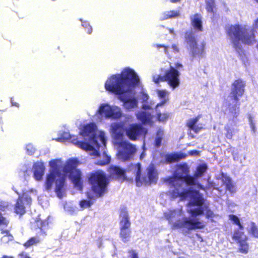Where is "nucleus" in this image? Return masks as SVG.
I'll use <instances>...</instances> for the list:
<instances>
[{"label":"nucleus","mask_w":258,"mask_h":258,"mask_svg":"<svg viewBox=\"0 0 258 258\" xmlns=\"http://www.w3.org/2000/svg\"><path fill=\"white\" fill-rule=\"evenodd\" d=\"M36 224H37V226L38 228H41L42 227V222L40 220H37L36 221Z\"/></svg>","instance_id":"nucleus-49"},{"label":"nucleus","mask_w":258,"mask_h":258,"mask_svg":"<svg viewBox=\"0 0 258 258\" xmlns=\"http://www.w3.org/2000/svg\"><path fill=\"white\" fill-rule=\"evenodd\" d=\"M80 21L82 22V25L85 28H87L89 26H90L89 24L87 21H83L82 19H80Z\"/></svg>","instance_id":"nucleus-47"},{"label":"nucleus","mask_w":258,"mask_h":258,"mask_svg":"<svg viewBox=\"0 0 258 258\" xmlns=\"http://www.w3.org/2000/svg\"><path fill=\"white\" fill-rule=\"evenodd\" d=\"M192 53L194 57H202L204 54V49H192Z\"/></svg>","instance_id":"nucleus-39"},{"label":"nucleus","mask_w":258,"mask_h":258,"mask_svg":"<svg viewBox=\"0 0 258 258\" xmlns=\"http://www.w3.org/2000/svg\"><path fill=\"white\" fill-rule=\"evenodd\" d=\"M182 64L180 63L175 64V67L170 66V69L166 71L164 76V80L173 89L177 88L180 84L179 71L182 68Z\"/></svg>","instance_id":"nucleus-11"},{"label":"nucleus","mask_w":258,"mask_h":258,"mask_svg":"<svg viewBox=\"0 0 258 258\" xmlns=\"http://www.w3.org/2000/svg\"><path fill=\"white\" fill-rule=\"evenodd\" d=\"M189 172L188 166L185 164H180L177 166L174 176L167 179L171 189L169 190V196L173 199L176 198L172 197L171 192L173 191H185L186 193L194 192L196 189L205 190V188L200 184H196L195 178L190 175H187Z\"/></svg>","instance_id":"nucleus-4"},{"label":"nucleus","mask_w":258,"mask_h":258,"mask_svg":"<svg viewBox=\"0 0 258 258\" xmlns=\"http://www.w3.org/2000/svg\"><path fill=\"white\" fill-rule=\"evenodd\" d=\"M157 47H165V48H166V47L164 45H158Z\"/></svg>","instance_id":"nucleus-56"},{"label":"nucleus","mask_w":258,"mask_h":258,"mask_svg":"<svg viewBox=\"0 0 258 258\" xmlns=\"http://www.w3.org/2000/svg\"><path fill=\"white\" fill-rule=\"evenodd\" d=\"M133 172L136 176V184L138 186H141L143 184H155L158 180V173L153 165H150L147 169V176L141 177V164L132 165L129 169Z\"/></svg>","instance_id":"nucleus-8"},{"label":"nucleus","mask_w":258,"mask_h":258,"mask_svg":"<svg viewBox=\"0 0 258 258\" xmlns=\"http://www.w3.org/2000/svg\"><path fill=\"white\" fill-rule=\"evenodd\" d=\"M154 104V103L152 101L150 103L146 102L143 103L142 107L144 111H139L136 113L138 119L144 124H152L154 122V116L147 111V110L151 109Z\"/></svg>","instance_id":"nucleus-12"},{"label":"nucleus","mask_w":258,"mask_h":258,"mask_svg":"<svg viewBox=\"0 0 258 258\" xmlns=\"http://www.w3.org/2000/svg\"><path fill=\"white\" fill-rule=\"evenodd\" d=\"M162 104H157L156 105L155 111V117L156 120L161 122H166L169 117L170 114L167 111L161 112L160 108L162 107Z\"/></svg>","instance_id":"nucleus-20"},{"label":"nucleus","mask_w":258,"mask_h":258,"mask_svg":"<svg viewBox=\"0 0 258 258\" xmlns=\"http://www.w3.org/2000/svg\"><path fill=\"white\" fill-rule=\"evenodd\" d=\"M144 156H145V154H144V153H142V154L141 155L140 158H141V159H142V158H143L144 157Z\"/></svg>","instance_id":"nucleus-55"},{"label":"nucleus","mask_w":258,"mask_h":258,"mask_svg":"<svg viewBox=\"0 0 258 258\" xmlns=\"http://www.w3.org/2000/svg\"><path fill=\"white\" fill-rule=\"evenodd\" d=\"M185 38L186 41L190 44L191 47H196V42L192 31L187 32L185 33Z\"/></svg>","instance_id":"nucleus-29"},{"label":"nucleus","mask_w":258,"mask_h":258,"mask_svg":"<svg viewBox=\"0 0 258 258\" xmlns=\"http://www.w3.org/2000/svg\"><path fill=\"white\" fill-rule=\"evenodd\" d=\"M207 166L205 164L199 165L197 167V171L194 174V176H192V177L195 178L197 184H199L197 181V178L202 176L203 173L207 170Z\"/></svg>","instance_id":"nucleus-26"},{"label":"nucleus","mask_w":258,"mask_h":258,"mask_svg":"<svg viewBox=\"0 0 258 258\" xmlns=\"http://www.w3.org/2000/svg\"><path fill=\"white\" fill-rule=\"evenodd\" d=\"M10 228L8 225L6 226H2L0 227V230L2 231V233L4 235L2 237L1 240L4 243H7L9 241L13 240V236L9 233Z\"/></svg>","instance_id":"nucleus-23"},{"label":"nucleus","mask_w":258,"mask_h":258,"mask_svg":"<svg viewBox=\"0 0 258 258\" xmlns=\"http://www.w3.org/2000/svg\"><path fill=\"white\" fill-rule=\"evenodd\" d=\"M229 220L233 221L234 224L238 225L239 226V228L240 230H243V226L240 224V221L239 218L234 215H230L229 216Z\"/></svg>","instance_id":"nucleus-34"},{"label":"nucleus","mask_w":258,"mask_h":258,"mask_svg":"<svg viewBox=\"0 0 258 258\" xmlns=\"http://www.w3.org/2000/svg\"><path fill=\"white\" fill-rule=\"evenodd\" d=\"M123 124L119 122L111 124L110 132L114 140V143L118 146L117 156L122 161L130 160L136 151V147L126 141H124Z\"/></svg>","instance_id":"nucleus-6"},{"label":"nucleus","mask_w":258,"mask_h":258,"mask_svg":"<svg viewBox=\"0 0 258 258\" xmlns=\"http://www.w3.org/2000/svg\"><path fill=\"white\" fill-rule=\"evenodd\" d=\"M45 166L42 162H36L33 165L34 177L36 180L39 181L42 179L44 173Z\"/></svg>","instance_id":"nucleus-19"},{"label":"nucleus","mask_w":258,"mask_h":258,"mask_svg":"<svg viewBox=\"0 0 258 258\" xmlns=\"http://www.w3.org/2000/svg\"><path fill=\"white\" fill-rule=\"evenodd\" d=\"M120 228H129L130 226V222L129 221L128 216L127 213L123 211L120 215Z\"/></svg>","instance_id":"nucleus-24"},{"label":"nucleus","mask_w":258,"mask_h":258,"mask_svg":"<svg viewBox=\"0 0 258 258\" xmlns=\"http://www.w3.org/2000/svg\"><path fill=\"white\" fill-rule=\"evenodd\" d=\"M225 129L226 130V137L228 139H231L233 136L232 134V130L229 127H226Z\"/></svg>","instance_id":"nucleus-42"},{"label":"nucleus","mask_w":258,"mask_h":258,"mask_svg":"<svg viewBox=\"0 0 258 258\" xmlns=\"http://www.w3.org/2000/svg\"><path fill=\"white\" fill-rule=\"evenodd\" d=\"M206 9L209 12H213L215 4L214 0H206Z\"/></svg>","instance_id":"nucleus-36"},{"label":"nucleus","mask_w":258,"mask_h":258,"mask_svg":"<svg viewBox=\"0 0 258 258\" xmlns=\"http://www.w3.org/2000/svg\"><path fill=\"white\" fill-rule=\"evenodd\" d=\"M131 258H138L137 254L134 251L132 252Z\"/></svg>","instance_id":"nucleus-51"},{"label":"nucleus","mask_w":258,"mask_h":258,"mask_svg":"<svg viewBox=\"0 0 258 258\" xmlns=\"http://www.w3.org/2000/svg\"><path fill=\"white\" fill-rule=\"evenodd\" d=\"M232 239L238 244L239 251L246 253L248 250V245L246 242L247 237L243 232L235 230L232 236Z\"/></svg>","instance_id":"nucleus-14"},{"label":"nucleus","mask_w":258,"mask_h":258,"mask_svg":"<svg viewBox=\"0 0 258 258\" xmlns=\"http://www.w3.org/2000/svg\"><path fill=\"white\" fill-rule=\"evenodd\" d=\"M109 171L111 175H117L121 177H125L124 172L121 169L116 166H112L109 168Z\"/></svg>","instance_id":"nucleus-28"},{"label":"nucleus","mask_w":258,"mask_h":258,"mask_svg":"<svg viewBox=\"0 0 258 258\" xmlns=\"http://www.w3.org/2000/svg\"><path fill=\"white\" fill-rule=\"evenodd\" d=\"M153 80L155 83H158L159 82V81L164 80V77H162L159 75H156L153 77Z\"/></svg>","instance_id":"nucleus-44"},{"label":"nucleus","mask_w":258,"mask_h":258,"mask_svg":"<svg viewBox=\"0 0 258 258\" xmlns=\"http://www.w3.org/2000/svg\"><path fill=\"white\" fill-rule=\"evenodd\" d=\"M26 149L27 153L30 155L33 154L35 151V148L30 144L27 145Z\"/></svg>","instance_id":"nucleus-41"},{"label":"nucleus","mask_w":258,"mask_h":258,"mask_svg":"<svg viewBox=\"0 0 258 258\" xmlns=\"http://www.w3.org/2000/svg\"><path fill=\"white\" fill-rule=\"evenodd\" d=\"M20 258H30L28 255L24 252H23L22 253H21L19 255Z\"/></svg>","instance_id":"nucleus-46"},{"label":"nucleus","mask_w":258,"mask_h":258,"mask_svg":"<svg viewBox=\"0 0 258 258\" xmlns=\"http://www.w3.org/2000/svg\"><path fill=\"white\" fill-rule=\"evenodd\" d=\"M140 84V78L134 70L127 67L120 74L111 76L106 81V90L118 95L123 107L131 110L138 106V101L133 90Z\"/></svg>","instance_id":"nucleus-3"},{"label":"nucleus","mask_w":258,"mask_h":258,"mask_svg":"<svg viewBox=\"0 0 258 258\" xmlns=\"http://www.w3.org/2000/svg\"><path fill=\"white\" fill-rule=\"evenodd\" d=\"M185 191L171 192L173 198H180V200L189 199L187 205V212L191 217H185L182 208L170 209L164 213V216L168 221L173 229L182 228L187 231L204 227L205 223L196 218L201 214H205L207 218L212 219L214 215L204 204V199L200 192L196 190L194 192L186 193Z\"/></svg>","instance_id":"nucleus-1"},{"label":"nucleus","mask_w":258,"mask_h":258,"mask_svg":"<svg viewBox=\"0 0 258 258\" xmlns=\"http://www.w3.org/2000/svg\"><path fill=\"white\" fill-rule=\"evenodd\" d=\"M91 188L95 195V197L102 196L107 190V178L105 173L98 170L92 174L89 178Z\"/></svg>","instance_id":"nucleus-9"},{"label":"nucleus","mask_w":258,"mask_h":258,"mask_svg":"<svg viewBox=\"0 0 258 258\" xmlns=\"http://www.w3.org/2000/svg\"><path fill=\"white\" fill-rule=\"evenodd\" d=\"M258 3V0H255Z\"/></svg>","instance_id":"nucleus-58"},{"label":"nucleus","mask_w":258,"mask_h":258,"mask_svg":"<svg viewBox=\"0 0 258 258\" xmlns=\"http://www.w3.org/2000/svg\"><path fill=\"white\" fill-rule=\"evenodd\" d=\"M11 103L13 106L19 107L18 104L16 102H14L12 99H11Z\"/></svg>","instance_id":"nucleus-52"},{"label":"nucleus","mask_w":258,"mask_h":258,"mask_svg":"<svg viewBox=\"0 0 258 258\" xmlns=\"http://www.w3.org/2000/svg\"><path fill=\"white\" fill-rule=\"evenodd\" d=\"M3 258H13L12 256L5 255Z\"/></svg>","instance_id":"nucleus-54"},{"label":"nucleus","mask_w":258,"mask_h":258,"mask_svg":"<svg viewBox=\"0 0 258 258\" xmlns=\"http://www.w3.org/2000/svg\"><path fill=\"white\" fill-rule=\"evenodd\" d=\"M79 164L76 159H70L63 165L61 159H53L49 161V169L46 175L45 188L46 190L52 189L57 196L61 199L65 194L66 177L68 176L78 189H82L81 171L77 169Z\"/></svg>","instance_id":"nucleus-2"},{"label":"nucleus","mask_w":258,"mask_h":258,"mask_svg":"<svg viewBox=\"0 0 258 258\" xmlns=\"http://www.w3.org/2000/svg\"><path fill=\"white\" fill-rule=\"evenodd\" d=\"M98 113L105 118L118 119L123 115L121 108L116 105H110L108 103L101 104L98 108Z\"/></svg>","instance_id":"nucleus-10"},{"label":"nucleus","mask_w":258,"mask_h":258,"mask_svg":"<svg viewBox=\"0 0 258 258\" xmlns=\"http://www.w3.org/2000/svg\"><path fill=\"white\" fill-rule=\"evenodd\" d=\"M127 137L132 141L137 140L140 137L145 136L146 130L140 124L133 123L130 124L125 129Z\"/></svg>","instance_id":"nucleus-13"},{"label":"nucleus","mask_w":258,"mask_h":258,"mask_svg":"<svg viewBox=\"0 0 258 258\" xmlns=\"http://www.w3.org/2000/svg\"><path fill=\"white\" fill-rule=\"evenodd\" d=\"M31 202V198L27 194H24L17 201L15 207V212L18 214H24L25 213L26 206L30 205Z\"/></svg>","instance_id":"nucleus-17"},{"label":"nucleus","mask_w":258,"mask_h":258,"mask_svg":"<svg viewBox=\"0 0 258 258\" xmlns=\"http://www.w3.org/2000/svg\"><path fill=\"white\" fill-rule=\"evenodd\" d=\"M87 197L90 199L89 201L82 200L80 203V206L82 209L88 208L93 204V202L91 201L94 198L93 196L89 193H87Z\"/></svg>","instance_id":"nucleus-30"},{"label":"nucleus","mask_w":258,"mask_h":258,"mask_svg":"<svg viewBox=\"0 0 258 258\" xmlns=\"http://www.w3.org/2000/svg\"><path fill=\"white\" fill-rule=\"evenodd\" d=\"M141 99L143 100V103H145L148 101L149 96L143 91L141 93Z\"/></svg>","instance_id":"nucleus-43"},{"label":"nucleus","mask_w":258,"mask_h":258,"mask_svg":"<svg viewBox=\"0 0 258 258\" xmlns=\"http://www.w3.org/2000/svg\"><path fill=\"white\" fill-rule=\"evenodd\" d=\"M110 160V157L108 156L105 152L103 153V160L99 161L97 164L100 165H104L108 164Z\"/></svg>","instance_id":"nucleus-38"},{"label":"nucleus","mask_w":258,"mask_h":258,"mask_svg":"<svg viewBox=\"0 0 258 258\" xmlns=\"http://www.w3.org/2000/svg\"><path fill=\"white\" fill-rule=\"evenodd\" d=\"M199 118L200 116H197L189 119L187 122V126L196 133H198L202 128V126H199V125H196Z\"/></svg>","instance_id":"nucleus-22"},{"label":"nucleus","mask_w":258,"mask_h":258,"mask_svg":"<svg viewBox=\"0 0 258 258\" xmlns=\"http://www.w3.org/2000/svg\"><path fill=\"white\" fill-rule=\"evenodd\" d=\"M256 29H258V18L254 21L251 27L247 24H235L228 25L225 28L227 35L235 46L240 43L247 45L255 43Z\"/></svg>","instance_id":"nucleus-5"},{"label":"nucleus","mask_w":258,"mask_h":258,"mask_svg":"<svg viewBox=\"0 0 258 258\" xmlns=\"http://www.w3.org/2000/svg\"><path fill=\"white\" fill-rule=\"evenodd\" d=\"M120 234L123 241H127L130 236V230L128 228H120Z\"/></svg>","instance_id":"nucleus-32"},{"label":"nucleus","mask_w":258,"mask_h":258,"mask_svg":"<svg viewBox=\"0 0 258 258\" xmlns=\"http://www.w3.org/2000/svg\"><path fill=\"white\" fill-rule=\"evenodd\" d=\"M59 140H63L66 141L70 140L73 144L82 149L88 150L89 149V150H90L91 149L92 150V148L91 147V145H88L85 143H83L82 142L79 141L75 136H72L69 133L67 132L63 133L61 135V137L59 139Z\"/></svg>","instance_id":"nucleus-18"},{"label":"nucleus","mask_w":258,"mask_h":258,"mask_svg":"<svg viewBox=\"0 0 258 258\" xmlns=\"http://www.w3.org/2000/svg\"><path fill=\"white\" fill-rule=\"evenodd\" d=\"M199 154V152L197 150L190 151L189 152V154L190 155H198Z\"/></svg>","instance_id":"nucleus-48"},{"label":"nucleus","mask_w":258,"mask_h":258,"mask_svg":"<svg viewBox=\"0 0 258 258\" xmlns=\"http://www.w3.org/2000/svg\"><path fill=\"white\" fill-rule=\"evenodd\" d=\"M41 239L38 237H33L30 238L27 242L24 244V246L26 248L30 247L32 246L35 245L40 242Z\"/></svg>","instance_id":"nucleus-31"},{"label":"nucleus","mask_w":258,"mask_h":258,"mask_svg":"<svg viewBox=\"0 0 258 258\" xmlns=\"http://www.w3.org/2000/svg\"><path fill=\"white\" fill-rule=\"evenodd\" d=\"M249 232L255 237L258 238V230L253 223H251L249 225Z\"/></svg>","instance_id":"nucleus-37"},{"label":"nucleus","mask_w":258,"mask_h":258,"mask_svg":"<svg viewBox=\"0 0 258 258\" xmlns=\"http://www.w3.org/2000/svg\"><path fill=\"white\" fill-rule=\"evenodd\" d=\"M86 31L88 34H91L92 31V28L90 26H89L87 28H86Z\"/></svg>","instance_id":"nucleus-50"},{"label":"nucleus","mask_w":258,"mask_h":258,"mask_svg":"<svg viewBox=\"0 0 258 258\" xmlns=\"http://www.w3.org/2000/svg\"><path fill=\"white\" fill-rule=\"evenodd\" d=\"M179 15V13L178 11H170L166 12L163 14L162 19H167L168 18H175Z\"/></svg>","instance_id":"nucleus-33"},{"label":"nucleus","mask_w":258,"mask_h":258,"mask_svg":"<svg viewBox=\"0 0 258 258\" xmlns=\"http://www.w3.org/2000/svg\"><path fill=\"white\" fill-rule=\"evenodd\" d=\"M190 19L194 29L197 31H202L203 22L201 16L199 14H195L191 17Z\"/></svg>","instance_id":"nucleus-21"},{"label":"nucleus","mask_w":258,"mask_h":258,"mask_svg":"<svg viewBox=\"0 0 258 258\" xmlns=\"http://www.w3.org/2000/svg\"><path fill=\"white\" fill-rule=\"evenodd\" d=\"M217 184L221 185L220 190L221 191L224 190H228L233 192L235 191L234 186L230 178L226 174L222 173L217 177Z\"/></svg>","instance_id":"nucleus-16"},{"label":"nucleus","mask_w":258,"mask_h":258,"mask_svg":"<svg viewBox=\"0 0 258 258\" xmlns=\"http://www.w3.org/2000/svg\"><path fill=\"white\" fill-rule=\"evenodd\" d=\"M80 135L88 143L83 142L91 145L92 150L83 149L86 151L91 156L99 155L98 150L100 148H104L106 144L105 134L104 132L97 131L95 123H90L83 126L81 130Z\"/></svg>","instance_id":"nucleus-7"},{"label":"nucleus","mask_w":258,"mask_h":258,"mask_svg":"<svg viewBox=\"0 0 258 258\" xmlns=\"http://www.w3.org/2000/svg\"><path fill=\"white\" fill-rule=\"evenodd\" d=\"M163 135V131L161 129H159L157 132L155 140V144L157 147H159L160 146Z\"/></svg>","instance_id":"nucleus-35"},{"label":"nucleus","mask_w":258,"mask_h":258,"mask_svg":"<svg viewBox=\"0 0 258 258\" xmlns=\"http://www.w3.org/2000/svg\"><path fill=\"white\" fill-rule=\"evenodd\" d=\"M157 94L161 100V102L158 104H162V106H163L168 100L169 93L166 90H158Z\"/></svg>","instance_id":"nucleus-25"},{"label":"nucleus","mask_w":258,"mask_h":258,"mask_svg":"<svg viewBox=\"0 0 258 258\" xmlns=\"http://www.w3.org/2000/svg\"><path fill=\"white\" fill-rule=\"evenodd\" d=\"M248 121H249V124L250 125V127L252 130V131L253 132H254L255 131V126H254V124L253 122V117L251 115H250L249 116Z\"/></svg>","instance_id":"nucleus-45"},{"label":"nucleus","mask_w":258,"mask_h":258,"mask_svg":"<svg viewBox=\"0 0 258 258\" xmlns=\"http://www.w3.org/2000/svg\"><path fill=\"white\" fill-rule=\"evenodd\" d=\"M171 3H177L179 2L180 0H169Z\"/></svg>","instance_id":"nucleus-53"},{"label":"nucleus","mask_w":258,"mask_h":258,"mask_svg":"<svg viewBox=\"0 0 258 258\" xmlns=\"http://www.w3.org/2000/svg\"><path fill=\"white\" fill-rule=\"evenodd\" d=\"M184 157L182 154H171L167 155L165 157L167 163H172L178 161V160Z\"/></svg>","instance_id":"nucleus-27"},{"label":"nucleus","mask_w":258,"mask_h":258,"mask_svg":"<svg viewBox=\"0 0 258 258\" xmlns=\"http://www.w3.org/2000/svg\"><path fill=\"white\" fill-rule=\"evenodd\" d=\"M245 83L242 80L238 79L232 84L231 95L233 98L234 103L236 104L239 100V97L242 96L244 92Z\"/></svg>","instance_id":"nucleus-15"},{"label":"nucleus","mask_w":258,"mask_h":258,"mask_svg":"<svg viewBox=\"0 0 258 258\" xmlns=\"http://www.w3.org/2000/svg\"><path fill=\"white\" fill-rule=\"evenodd\" d=\"M64 208L65 210L70 213L72 214L75 213L77 210L76 208L74 207L72 205L69 204H67L64 205Z\"/></svg>","instance_id":"nucleus-40"},{"label":"nucleus","mask_w":258,"mask_h":258,"mask_svg":"<svg viewBox=\"0 0 258 258\" xmlns=\"http://www.w3.org/2000/svg\"><path fill=\"white\" fill-rule=\"evenodd\" d=\"M179 258H184V257H179Z\"/></svg>","instance_id":"nucleus-59"},{"label":"nucleus","mask_w":258,"mask_h":258,"mask_svg":"<svg viewBox=\"0 0 258 258\" xmlns=\"http://www.w3.org/2000/svg\"><path fill=\"white\" fill-rule=\"evenodd\" d=\"M170 33H172V30H170Z\"/></svg>","instance_id":"nucleus-57"}]
</instances>
